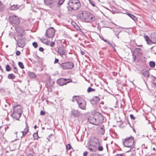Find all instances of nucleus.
Instances as JSON below:
<instances>
[{"instance_id": "c85d7f7f", "label": "nucleus", "mask_w": 156, "mask_h": 156, "mask_svg": "<svg viewBox=\"0 0 156 156\" xmlns=\"http://www.w3.org/2000/svg\"><path fill=\"white\" fill-rule=\"evenodd\" d=\"M107 44H108L110 46H111L115 51H116L115 49V44L114 45H112L109 42H107Z\"/></svg>"}, {"instance_id": "2f4dec72", "label": "nucleus", "mask_w": 156, "mask_h": 156, "mask_svg": "<svg viewBox=\"0 0 156 156\" xmlns=\"http://www.w3.org/2000/svg\"><path fill=\"white\" fill-rule=\"evenodd\" d=\"M151 51L155 54H156V51H155L156 50V48H154V47H152L151 48Z\"/></svg>"}, {"instance_id": "4d7b16f0", "label": "nucleus", "mask_w": 156, "mask_h": 156, "mask_svg": "<svg viewBox=\"0 0 156 156\" xmlns=\"http://www.w3.org/2000/svg\"><path fill=\"white\" fill-rule=\"evenodd\" d=\"M80 53L82 55H83L85 54V52L82 51H80Z\"/></svg>"}, {"instance_id": "4c0bfd02", "label": "nucleus", "mask_w": 156, "mask_h": 156, "mask_svg": "<svg viewBox=\"0 0 156 156\" xmlns=\"http://www.w3.org/2000/svg\"><path fill=\"white\" fill-rule=\"evenodd\" d=\"M65 0H59L58 2V4L59 5H62Z\"/></svg>"}, {"instance_id": "a211bd4d", "label": "nucleus", "mask_w": 156, "mask_h": 156, "mask_svg": "<svg viewBox=\"0 0 156 156\" xmlns=\"http://www.w3.org/2000/svg\"><path fill=\"white\" fill-rule=\"evenodd\" d=\"M57 52L60 55H64L65 54V51L64 50L63 48L62 47L58 48Z\"/></svg>"}, {"instance_id": "f257e3e1", "label": "nucleus", "mask_w": 156, "mask_h": 156, "mask_svg": "<svg viewBox=\"0 0 156 156\" xmlns=\"http://www.w3.org/2000/svg\"><path fill=\"white\" fill-rule=\"evenodd\" d=\"M88 119L90 123L97 126L103 121L104 117L101 114L97 113L90 116Z\"/></svg>"}, {"instance_id": "49530a36", "label": "nucleus", "mask_w": 156, "mask_h": 156, "mask_svg": "<svg viewBox=\"0 0 156 156\" xmlns=\"http://www.w3.org/2000/svg\"><path fill=\"white\" fill-rule=\"evenodd\" d=\"M2 4L1 2L0 1V11H2Z\"/></svg>"}, {"instance_id": "ea45409f", "label": "nucleus", "mask_w": 156, "mask_h": 156, "mask_svg": "<svg viewBox=\"0 0 156 156\" xmlns=\"http://www.w3.org/2000/svg\"><path fill=\"white\" fill-rule=\"evenodd\" d=\"M147 42L148 44L151 45L152 44V39L151 40L149 39V40H147Z\"/></svg>"}, {"instance_id": "680f3d73", "label": "nucleus", "mask_w": 156, "mask_h": 156, "mask_svg": "<svg viewBox=\"0 0 156 156\" xmlns=\"http://www.w3.org/2000/svg\"><path fill=\"white\" fill-rule=\"evenodd\" d=\"M37 127V126L36 125H35L34 126V128L35 129H36V128Z\"/></svg>"}, {"instance_id": "6ab92c4d", "label": "nucleus", "mask_w": 156, "mask_h": 156, "mask_svg": "<svg viewBox=\"0 0 156 156\" xmlns=\"http://www.w3.org/2000/svg\"><path fill=\"white\" fill-rule=\"evenodd\" d=\"M98 129L100 133L102 135H104L105 133V130L104 126L103 125L101 126L98 127Z\"/></svg>"}, {"instance_id": "cd10ccee", "label": "nucleus", "mask_w": 156, "mask_h": 156, "mask_svg": "<svg viewBox=\"0 0 156 156\" xmlns=\"http://www.w3.org/2000/svg\"><path fill=\"white\" fill-rule=\"evenodd\" d=\"M33 136L34 140H37L39 137L38 136L37 133H34Z\"/></svg>"}, {"instance_id": "bb28decb", "label": "nucleus", "mask_w": 156, "mask_h": 156, "mask_svg": "<svg viewBox=\"0 0 156 156\" xmlns=\"http://www.w3.org/2000/svg\"><path fill=\"white\" fill-rule=\"evenodd\" d=\"M66 148L67 150H70L72 148V147L70 144H68L66 146Z\"/></svg>"}, {"instance_id": "37998d69", "label": "nucleus", "mask_w": 156, "mask_h": 156, "mask_svg": "<svg viewBox=\"0 0 156 156\" xmlns=\"http://www.w3.org/2000/svg\"><path fill=\"white\" fill-rule=\"evenodd\" d=\"M35 59L37 60V62H39L40 61V58L37 56L36 57Z\"/></svg>"}, {"instance_id": "c9c22d12", "label": "nucleus", "mask_w": 156, "mask_h": 156, "mask_svg": "<svg viewBox=\"0 0 156 156\" xmlns=\"http://www.w3.org/2000/svg\"><path fill=\"white\" fill-rule=\"evenodd\" d=\"M32 44L33 46L35 48H36L37 47V44L36 42H34Z\"/></svg>"}, {"instance_id": "72a5a7b5", "label": "nucleus", "mask_w": 156, "mask_h": 156, "mask_svg": "<svg viewBox=\"0 0 156 156\" xmlns=\"http://www.w3.org/2000/svg\"><path fill=\"white\" fill-rule=\"evenodd\" d=\"M65 84L66 85V84H67V83L72 82V81L70 79H65Z\"/></svg>"}, {"instance_id": "f704fd0d", "label": "nucleus", "mask_w": 156, "mask_h": 156, "mask_svg": "<svg viewBox=\"0 0 156 156\" xmlns=\"http://www.w3.org/2000/svg\"><path fill=\"white\" fill-rule=\"evenodd\" d=\"M13 66H14V72L16 73H18V69L16 66H15L14 65H12Z\"/></svg>"}, {"instance_id": "a19ab883", "label": "nucleus", "mask_w": 156, "mask_h": 156, "mask_svg": "<svg viewBox=\"0 0 156 156\" xmlns=\"http://www.w3.org/2000/svg\"><path fill=\"white\" fill-rule=\"evenodd\" d=\"M55 44V43L54 42H53V41H52L51 42H50L49 45L51 47H52L54 46Z\"/></svg>"}, {"instance_id": "338daca9", "label": "nucleus", "mask_w": 156, "mask_h": 156, "mask_svg": "<svg viewBox=\"0 0 156 156\" xmlns=\"http://www.w3.org/2000/svg\"><path fill=\"white\" fill-rule=\"evenodd\" d=\"M142 46V45H138V46H139V47H141V46Z\"/></svg>"}, {"instance_id": "e433bc0d", "label": "nucleus", "mask_w": 156, "mask_h": 156, "mask_svg": "<svg viewBox=\"0 0 156 156\" xmlns=\"http://www.w3.org/2000/svg\"><path fill=\"white\" fill-rule=\"evenodd\" d=\"M47 39L44 38H42L40 39L41 41L44 44L45 43V42L47 41Z\"/></svg>"}, {"instance_id": "2eb2a0df", "label": "nucleus", "mask_w": 156, "mask_h": 156, "mask_svg": "<svg viewBox=\"0 0 156 156\" xmlns=\"http://www.w3.org/2000/svg\"><path fill=\"white\" fill-rule=\"evenodd\" d=\"M29 130V127L27 123L26 122V128L24 129L23 131L21 132V133H22V137L25 136L26 135L27 133L28 132Z\"/></svg>"}, {"instance_id": "c03bdc74", "label": "nucleus", "mask_w": 156, "mask_h": 156, "mask_svg": "<svg viewBox=\"0 0 156 156\" xmlns=\"http://www.w3.org/2000/svg\"><path fill=\"white\" fill-rule=\"evenodd\" d=\"M130 117L131 119L134 120L135 119V118L134 116L132 114L130 115Z\"/></svg>"}, {"instance_id": "0e129e2a", "label": "nucleus", "mask_w": 156, "mask_h": 156, "mask_svg": "<svg viewBox=\"0 0 156 156\" xmlns=\"http://www.w3.org/2000/svg\"><path fill=\"white\" fill-rule=\"evenodd\" d=\"M153 150H155V147H153Z\"/></svg>"}, {"instance_id": "412c9836", "label": "nucleus", "mask_w": 156, "mask_h": 156, "mask_svg": "<svg viewBox=\"0 0 156 156\" xmlns=\"http://www.w3.org/2000/svg\"><path fill=\"white\" fill-rule=\"evenodd\" d=\"M128 16L131 18L133 20L135 21L137 20V17L133 15L130 13H128Z\"/></svg>"}, {"instance_id": "864d4df0", "label": "nucleus", "mask_w": 156, "mask_h": 156, "mask_svg": "<svg viewBox=\"0 0 156 156\" xmlns=\"http://www.w3.org/2000/svg\"><path fill=\"white\" fill-rule=\"evenodd\" d=\"M144 37L146 41H147V40H148L150 39L148 37L147 35L145 36Z\"/></svg>"}, {"instance_id": "39448f33", "label": "nucleus", "mask_w": 156, "mask_h": 156, "mask_svg": "<svg viewBox=\"0 0 156 156\" xmlns=\"http://www.w3.org/2000/svg\"><path fill=\"white\" fill-rule=\"evenodd\" d=\"M22 111L21 106L18 105L15 106L13 109V112L11 114V116L15 120H18L20 117Z\"/></svg>"}, {"instance_id": "473e14b6", "label": "nucleus", "mask_w": 156, "mask_h": 156, "mask_svg": "<svg viewBox=\"0 0 156 156\" xmlns=\"http://www.w3.org/2000/svg\"><path fill=\"white\" fill-rule=\"evenodd\" d=\"M89 2L92 5V6L93 7H96V6L94 4V2H93V0H89Z\"/></svg>"}, {"instance_id": "69168bd1", "label": "nucleus", "mask_w": 156, "mask_h": 156, "mask_svg": "<svg viewBox=\"0 0 156 156\" xmlns=\"http://www.w3.org/2000/svg\"><path fill=\"white\" fill-rule=\"evenodd\" d=\"M135 58H136V57H134V58H133L134 61H135Z\"/></svg>"}, {"instance_id": "4468645a", "label": "nucleus", "mask_w": 156, "mask_h": 156, "mask_svg": "<svg viewBox=\"0 0 156 156\" xmlns=\"http://www.w3.org/2000/svg\"><path fill=\"white\" fill-rule=\"evenodd\" d=\"M71 115L75 117H78L81 115L80 112L77 110L73 109L71 112Z\"/></svg>"}, {"instance_id": "603ef678", "label": "nucleus", "mask_w": 156, "mask_h": 156, "mask_svg": "<svg viewBox=\"0 0 156 156\" xmlns=\"http://www.w3.org/2000/svg\"><path fill=\"white\" fill-rule=\"evenodd\" d=\"M39 50L41 52H43L44 51V49L42 47H40L39 48Z\"/></svg>"}, {"instance_id": "c756f323", "label": "nucleus", "mask_w": 156, "mask_h": 156, "mask_svg": "<svg viewBox=\"0 0 156 156\" xmlns=\"http://www.w3.org/2000/svg\"><path fill=\"white\" fill-rule=\"evenodd\" d=\"M11 68L10 67L9 65H6V70L7 71H9L11 70Z\"/></svg>"}, {"instance_id": "774afa93", "label": "nucleus", "mask_w": 156, "mask_h": 156, "mask_svg": "<svg viewBox=\"0 0 156 156\" xmlns=\"http://www.w3.org/2000/svg\"><path fill=\"white\" fill-rule=\"evenodd\" d=\"M8 47V45H6V47Z\"/></svg>"}, {"instance_id": "e2e57ef3", "label": "nucleus", "mask_w": 156, "mask_h": 156, "mask_svg": "<svg viewBox=\"0 0 156 156\" xmlns=\"http://www.w3.org/2000/svg\"><path fill=\"white\" fill-rule=\"evenodd\" d=\"M116 36H117V38H119V36H118V34H116Z\"/></svg>"}, {"instance_id": "4be33fe9", "label": "nucleus", "mask_w": 156, "mask_h": 156, "mask_svg": "<svg viewBox=\"0 0 156 156\" xmlns=\"http://www.w3.org/2000/svg\"><path fill=\"white\" fill-rule=\"evenodd\" d=\"M29 76L31 78H34L36 77V76L34 73L33 72H29L28 73Z\"/></svg>"}, {"instance_id": "6e6552de", "label": "nucleus", "mask_w": 156, "mask_h": 156, "mask_svg": "<svg viewBox=\"0 0 156 156\" xmlns=\"http://www.w3.org/2000/svg\"><path fill=\"white\" fill-rule=\"evenodd\" d=\"M26 37L23 36H20L18 39L16 40L17 44L19 47H23L25 45Z\"/></svg>"}, {"instance_id": "20e7f679", "label": "nucleus", "mask_w": 156, "mask_h": 156, "mask_svg": "<svg viewBox=\"0 0 156 156\" xmlns=\"http://www.w3.org/2000/svg\"><path fill=\"white\" fill-rule=\"evenodd\" d=\"M67 8L69 10H76L80 7L81 4L78 0H69Z\"/></svg>"}, {"instance_id": "9d476101", "label": "nucleus", "mask_w": 156, "mask_h": 156, "mask_svg": "<svg viewBox=\"0 0 156 156\" xmlns=\"http://www.w3.org/2000/svg\"><path fill=\"white\" fill-rule=\"evenodd\" d=\"M9 21L12 24L18 25L20 23V21L18 17L16 16H9Z\"/></svg>"}, {"instance_id": "052dcab7", "label": "nucleus", "mask_w": 156, "mask_h": 156, "mask_svg": "<svg viewBox=\"0 0 156 156\" xmlns=\"http://www.w3.org/2000/svg\"><path fill=\"white\" fill-rule=\"evenodd\" d=\"M104 41H105V42H106L107 43V42H108L107 40H103Z\"/></svg>"}, {"instance_id": "dca6fc26", "label": "nucleus", "mask_w": 156, "mask_h": 156, "mask_svg": "<svg viewBox=\"0 0 156 156\" xmlns=\"http://www.w3.org/2000/svg\"><path fill=\"white\" fill-rule=\"evenodd\" d=\"M65 79L61 78L58 79L57 81V83L60 86H63L64 85H65Z\"/></svg>"}, {"instance_id": "f8f14e48", "label": "nucleus", "mask_w": 156, "mask_h": 156, "mask_svg": "<svg viewBox=\"0 0 156 156\" xmlns=\"http://www.w3.org/2000/svg\"><path fill=\"white\" fill-rule=\"evenodd\" d=\"M88 12L86 11H82L80 12L79 17L81 20L83 21H85V20L83 19H86Z\"/></svg>"}, {"instance_id": "8fccbe9b", "label": "nucleus", "mask_w": 156, "mask_h": 156, "mask_svg": "<svg viewBox=\"0 0 156 156\" xmlns=\"http://www.w3.org/2000/svg\"><path fill=\"white\" fill-rule=\"evenodd\" d=\"M156 83L154 82H153L151 84V86L152 87H155L156 86Z\"/></svg>"}, {"instance_id": "a18cd8bd", "label": "nucleus", "mask_w": 156, "mask_h": 156, "mask_svg": "<svg viewBox=\"0 0 156 156\" xmlns=\"http://www.w3.org/2000/svg\"><path fill=\"white\" fill-rule=\"evenodd\" d=\"M50 43V41L47 40V41L45 42V43L44 44L47 45H49Z\"/></svg>"}, {"instance_id": "ddd939ff", "label": "nucleus", "mask_w": 156, "mask_h": 156, "mask_svg": "<svg viewBox=\"0 0 156 156\" xmlns=\"http://www.w3.org/2000/svg\"><path fill=\"white\" fill-rule=\"evenodd\" d=\"M45 4L48 6H54L57 3L56 0H44Z\"/></svg>"}, {"instance_id": "f3484780", "label": "nucleus", "mask_w": 156, "mask_h": 156, "mask_svg": "<svg viewBox=\"0 0 156 156\" xmlns=\"http://www.w3.org/2000/svg\"><path fill=\"white\" fill-rule=\"evenodd\" d=\"M142 74L146 78H148L150 76V73L147 70H143L141 72Z\"/></svg>"}, {"instance_id": "b1692460", "label": "nucleus", "mask_w": 156, "mask_h": 156, "mask_svg": "<svg viewBox=\"0 0 156 156\" xmlns=\"http://www.w3.org/2000/svg\"><path fill=\"white\" fill-rule=\"evenodd\" d=\"M18 9V7L17 5H14L11 6V9L12 10H16Z\"/></svg>"}, {"instance_id": "5fc2aeb1", "label": "nucleus", "mask_w": 156, "mask_h": 156, "mask_svg": "<svg viewBox=\"0 0 156 156\" xmlns=\"http://www.w3.org/2000/svg\"><path fill=\"white\" fill-rule=\"evenodd\" d=\"M115 156H125L124 155H123L122 154H116Z\"/></svg>"}, {"instance_id": "6e6d98bb", "label": "nucleus", "mask_w": 156, "mask_h": 156, "mask_svg": "<svg viewBox=\"0 0 156 156\" xmlns=\"http://www.w3.org/2000/svg\"><path fill=\"white\" fill-rule=\"evenodd\" d=\"M58 59H55V61H54V63H57L58 62Z\"/></svg>"}, {"instance_id": "7c9ffc66", "label": "nucleus", "mask_w": 156, "mask_h": 156, "mask_svg": "<svg viewBox=\"0 0 156 156\" xmlns=\"http://www.w3.org/2000/svg\"><path fill=\"white\" fill-rule=\"evenodd\" d=\"M18 65L22 69H23L24 68V65L22 62H19L18 63Z\"/></svg>"}, {"instance_id": "423d86ee", "label": "nucleus", "mask_w": 156, "mask_h": 156, "mask_svg": "<svg viewBox=\"0 0 156 156\" xmlns=\"http://www.w3.org/2000/svg\"><path fill=\"white\" fill-rule=\"evenodd\" d=\"M75 101L77 102L79 107L81 109L83 110L86 109V102L83 99L79 96H74L73 97L72 101L74 102Z\"/></svg>"}, {"instance_id": "0eeeda50", "label": "nucleus", "mask_w": 156, "mask_h": 156, "mask_svg": "<svg viewBox=\"0 0 156 156\" xmlns=\"http://www.w3.org/2000/svg\"><path fill=\"white\" fill-rule=\"evenodd\" d=\"M74 64L71 62H67L62 63L60 65L63 69H71L74 67Z\"/></svg>"}, {"instance_id": "a878e982", "label": "nucleus", "mask_w": 156, "mask_h": 156, "mask_svg": "<svg viewBox=\"0 0 156 156\" xmlns=\"http://www.w3.org/2000/svg\"><path fill=\"white\" fill-rule=\"evenodd\" d=\"M95 90L94 88H92L90 87H89L87 89V92L88 93H90L91 92L94 91Z\"/></svg>"}, {"instance_id": "aec40b11", "label": "nucleus", "mask_w": 156, "mask_h": 156, "mask_svg": "<svg viewBox=\"0 0 156 156\" xmlns=\"http://www.w3.org/2000/svg\"><path fill=\"white\" fill-rule=\"evenodd\" d=\"M155 34H153L151 36V39L152 44H156V37L154 35Z\"/></svg>"}, {"instance_id": "393cba45", "label": "nucleus", "mask_w": 156, "mask_h": 156, "mask_svg": "<svg viewBox=\"0 0 156 156\" xmlns=\"http://www.w3.org/2000/svg\"><path fill=\"white\" fill-rule=\"evenodd\" d=\"M150 66L152 68H154L155 66V63L153 61H150L149 62Z\"/></svg>"}, {"instance_id": "7ed1b4c3", "label": "nucleus", "mask_w": 156, "mask_h": 156, "mask_svg": "<svg viewBox=\"0 0 156 156\" xmlns=\"http://www.w3.org/2000/svg\"><path fill=\"white\" fill-rule=\"evenodd\" d=\"M134 138L132 136L127 137L125 139H122V142L123 146L129 148L127 152H128L131 149L134 147Z\"/></svg>"}, {"instance_id": "13d9d810", "label": "nucleus", "mask_w": 156, "mask_h": 156, "mask_svg": "<svg viewBox=\"0 0 156 156\" xmlns=\"http://www.w3.org/2000/svg\"><path fill=\"white\" fill-rule=\"evenodd\" d=\"M20 29V27H17L16 28V30L17 31H18V32H20V31H19L18 30Z\"/></svg>"}, {"instance_id": "de8ad7c7", "label": "nucleus", "mask_w": 156, "mask_h": 156, "mask_svg": "<svg viewBox=\"0 0 156 156\" xmlns=\"http://www.w3.org/2000/svg\"><path fill=\"white\" fill-rule=\"evenodd\" d=\"M40 114L41 115H44L45 114V112L43 110H42L40 112Z\"/></svg>"}, {"instance_id": "3c124183", "label": "nucleus", "mask_w": 156, "mask_h": 156, "mask_svg": "<svg viewBox=\"0 0 156 156\" xmlns=\"http://www.w3.org/2000/svg\"><path fill=\"white\" fill-rule=\"evenodd\" d=\"M88 154V152L87 151H85L83 153V156H87Z\"/></svg>"}, {"instance_id": "9b49d317", "label": "nucleus", "mask_w": 156, "mask_h": 156, "mask_svg": "<svg viewBox=\"0 0 156 156\" xmlns=\"http://www.w3.org/2000/svg\"><path fill=\"white\" fill-rule=\"evenodd\" d=\"M84 19L85 20V22H94L95 20V18L92 14L88 12L87 18Z\"/></svg>"}, {"instance_id": "58836bf2", "label": "nucleus", "mask_w": 156, "mask_h": 156, "mask_svg": "<svg viewBox=\"0 0 156 156\" xmlns=\"http://www.w3.org/2000/svg\"><path fill=\"white\" fill-rule=\"evenodd\" d=\"M98 150L99 151H102L103 150V148L102 146H99V145L98 146Z\"/></svg>"}, {"instance_id": "79ce46f5", "label": "nucleus", "mask_w": 156, "mask_h": 156, "mask_svg": "<svg viewBox=\"0 0 156 156\" xmlns=\"http://www.w3.org/2000/svg\"><path fill=\"white\" fill-rule=\"evenodd\" d=\"M100 99L98 97L95 96V97L94 98V100L96 101H99Z\"/></svg>"}, {"instance_id": "09e8293b", "label": "nucleus", "mask_w": 156, "mask_h": 156, "mask_svg": "<svg viewBox=\"0 0 156 156\" xmlns=\"http://www.w3.org/2000/svg\"><path fill=\"white\" fill-rule=\"evenodd\" d=\"M20 54V52L19 51H17L16 52V55L18 56Z\"/></svg>"}, {"instance_id": "5701e85b", "label": "nucleus", "mask_w": 156, "mask_h": 156, "mask_svg": "<svg viewBox=\"0 0 156 156\" xmlns=\"http://www.w3.org/2000/svg\"><path fill=\"white\" fill-rule=\"evenodd\" d=\"M15 77V76L12 73L9 74L8 76V78L9 79H14Z\"/></svg>"}, {"instance_id": "bf43d9fd", "label": "nucleus", "mask_w": 156, "mask_h": 156, "mask_svg": "<svg viewBox=\"0 0 156 156\" xmlns=\"http://www.w3.org/2000/svg\"><path fill=\"white\" fill-rule=\"evenodd\" d=\"M52 135V134H50V135H49L48 136V137H49V138H50V137H51V136Z\"/></svg>"}, {"instance_id": "1a4fd4ad", "label": "nucleus", "mask_w": 156, "mask_h": 156, "mask_svg": "<svg viewBox=\"0 0 156 156\" xmlns=\"http://www.w3.org/2000/svg\"><path fill=\"white\" fill-rule=\"evenodd\" d=\"M55 31L53 27L49 28L46 31L45 33V37L47 38H51L54 37Z\"/></svg>"}, {"instance_id": "f03ea898", "label": "nucleus", "mask_w": 156, "mask_h": 156, "mask_svg": "<svg viewBox=\"0 0 156 156\" xmlns=\"http://www.w3.org/2000/svg\"><path fill=\"white\" fill-rule=\"evenodd\" d=\"M99 145V144L98 139L95 137H92L88 142L87 147L90 151L94 152L97 150Z\"/></svg>"}]
</instances>
